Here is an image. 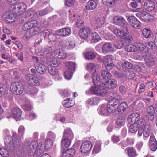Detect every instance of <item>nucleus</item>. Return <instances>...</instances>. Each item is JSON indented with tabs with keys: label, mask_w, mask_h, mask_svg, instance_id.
Segmentation results:
<instances>
[{
	"label": "nucleus",
	"mask_w": 157,
	"mask_h": 157,
	"mask_svg": "<svg viewBox=\"0 0 157 157\" xmlns=\"http://www.w3.org/2000/svg\"><path fill=\"white\" fill-rule=\"evenodd\" d=\"M90 37H91L92 42L94 43L100 40L99 35L96 32L92 33Z\"/></svg>",
	"instance_id": "obj_46"
},
{
	"label": "nucleus",
	"mask_w": 157,
	"mask_h": 157,
	"mask_svg": "<svg viewBox=\"0 0 157 157\" xmlns=\"http://www.w3.org/2000/svg\"><path fill=\"white\" fill-rule=\"evenodd\" d=\"M98 112L100 115L105 116L109 115L106 106L104 105H102L99 107Z\"/></svg>",
	"instance_id": "obj_31"
},
{
	"label": "nucleus",
	"mask_w": 157,
	"mask_h": 157,
	"mask_svg": "<svg viewBox=\"0 0 157 157\" xmlns=\"http://www.w3.org/2000/svg\"><path fill=\"white\" fill-rule=\"evenodd\" d=\"M141 129L143 130V136L145 137H148L150 133V130L151 129L150 125L148 123H146V124L142 127Z\"/></svg>",
	"instance_id": "obj_23"
},
{
	"label": "nucleus",
	"mask_w": 157,
	"mask_h": 157,
	"mask_svg": "<svg viewBox=\"0 0 157 157\" xmlns=\"http://www.w3.org/2000/svg\"><path fill=\"white\" fill-rule=\"evenodd\" d=\"M97 64L95 63H90L86 66V68L88 70L91 72L93 71V72H96V68L97 67Z\"/></svg>",
	"instance_id": "obj_39"
},
{
	"label": "nucleus",
	"mask_w": 157,
	"mask_h": 157,
	"mask_svg": "<svg viewBox=\"0 0 157 157\" xmlns=\"http://www.w3.org/2000/svg\"><path fill=\"white\" fill-rule=\"evenodd\" d=\"M44 144L46 149L48 150L52 147L53 142L51 139L48 138L46 140Z\"/></svg>",
	"instance_id": "obj_51"
},
{
	"label": "nucleus",
	"mask_w": 157,
	"mask_h": 157,
	"mask_svg": "<svg viewBox=\"0 0 157 157\" xmlns=\"http://www.w3.org/2000/svg\"><path fill=\"white\" fill-rule=\"evenodd\" d=\"M140 17L144 21L147 22H152L153 19V17L152 15L145 12L140 13Z\"/></svg>",
	"instance_id": "obj_17"
},
{
	"label": "nucleus",
	"mask_w": 157,
	"mask_h": 157,
	"mask_svg": "<svg viewBox=\"0 0 157 157\" xmlns=\"http://www.w3.org/2000/svg\"><path fill=\"white\" fill-rule=\"evenodd\" d=\"M25 128L22 126H20L18 130V133L19 134V137H22L23 136L24 131Z\"/></svg>",
	"instance_id": "obj_63"
},
{
	"label": "nucleus",
	"mask_w": 157,
	"mask_h": 157,
	"mask_svg": "<svg viewBox=\"0 0 157 157\" xmlns=\"http://www.w3.org/2000/svg\"><path fill=\"white\" fill-rule=\"evenodd\" d=\"M97 6V3L94 0H90L86 4L85 8L88 10H91L95 9Z\"/></svg>",
	"instance_id": "obj_22"
},
{
	"label": "nucleus",
	"mask_w": 157,
	"mask_h": 157,
	"mask_svg": "<svg viewBox=\"0 0 157 157\" xmlns=\"http://www.w3.org/2000/svg\"><path fill=\"white\" fill-rule=\"evenodd\" d=\"M7 138H6L4 141L6 144H8L7 146L8 148L10 150L11 152L13 151L15 149V147H17L19 145V140L17 138H14L12 139V141L10 140L8 142L7 141Z\"/></svg>",
	"instance_id": "obj_5"
},
{
	"label": "nucleus",
	"mask_w": 157,
	"mask_h": 157,
	"mask_svg": "<svg viewBox=\"0 0 157 157\" xmlns=\"http://www.w3.org/2000/svg\"><path fill=\"white\" fill-rule=\"evenodd\" d=\"M140 56L145 60L147 65L151 67L154 64L155 59L153 55L148 53H141Z\"/></svg>",
	"instance_id": "obj_4"
},
{
	"label": "nucleus",
	"mask_w": 157,
	"mask_h": 157,
	"mask_svg": "<svg viewBox=\"0 0 157 157\" xmlns=\"http://www.w3.org/2000/svg\"><path fill=\"white\" fill-rule=\"evenodd\" d=\"M135 76V74L133 71L131 70H128L127 73L126 77L128 79H132Z\"/></svg>",
	"instance_id": "obj_62"
},
{
	"label": "nucleus",
	"mask_w": 157,
	"mask_h": 157,
	"mask_svg": "<svg viewBox=\"0 0 157 157\" xmlns=\"http://www.w3.org/2000/svg\"><path fill=\"white\" fill-rule=\"evenodd\" d=\"M112 55H107L104 58L103 60V63L104 64H106L110 63L112 62Z\"/></svg>",
	"instance_id": "obj_50"
},
{
	"label": "nucleus",
	"mask_w": 157,
	"mask_h": 157,
	"mask_svg": "<svg viewBox=\"0 0 157 157\" xmlns=\"http://www.w3.org/2000/svg\"><path fill=\"white\" fill-rule=\"evenodd\" d=\"M11 92L16 95H20L21 94L24 89V86L20 84L18 82H13L10 86Z\"/></svg>",
	"instance_id": "obj_3"
},
{
	"label": "nucleus",
	"mask_w": 157,
	"mask_h": 157,
	"mask_svg": "<svg viewBox=\"0 0 157 157\" xmlns=\"http://www.w3.org/2000/svg\"><path fill=\"white\" fill-rule=\"evenodd\" d=\"M37 25V21L36 20L31 21L25 24L22 27V29L25 31H27L32 28H36Z\"/></svg>",
	"instance_id": "obj_11"
},
{
	"label": "nucleus",
	"mask_w": 157,
	"mask_h": 157,
	"mask_svg": "<svg viewBox=\"0 0 157 157\" xmlns=\"http://www.w3.org/2000/svg\"><path fill=\"white\" fill-rule=\"evenodd\" d=\"M102 51L105 54H107L113 51V45L108 42L104 44L102 47Z\"/></svg>",
	"instance_id": "obj_19"
},
{
	"label": "nucleus",
	"mask_w": 157,
	"mask_h": 157,
	"mask_svg": "<svg viewBox=\"0 0 157 157\" xmlns=\"http://www.w3.org/2000/svg\"><path fill=\"white\" fill-rule=\"evenodd\" d=\"M105 65L107 70H111L112 71L115 69V65L112 62L106 64H105Z\"/></svg>",
	"instance_id": "obj_60"
},
{
	"label": "nucleus",
	"mask_w": 157,
	"mask_h": 157,
	"mask_svg": "<svg viewBox=\"0 0 157 157\" xmlns=\"http://www.w3.org/2000/svg\"><path fill=\"white\" fill-rule=\"evenodd\" d=\"M127 20L132 27L136 29H139L141 26V23L134 16H130L127 18Z\"/></svg>",
	"instance_id": "obj_7"
},
{
	"label": "nucleus",
	"mask_w": 157,
	"mask_h": 157,
	"mask_svg": "<svg viewBox=\"0 0 157 157\" xmlns=\"http://www.w3.org/2000/svg\"><path fill=\"white\" fill-rule=\"evenodd\" d=\"M127 107L128 105L125 102H124L120 103L117 108L118 114L123 113Z\"/></svg>",
	"instance_id": "obj_26"
},
{
	"label": "nucleus",
	"mask_w": 157,
	"mask_h": 157,
	"mask_svg": "<svg viewBox=\"0 0 157 157\" xmlns=\"http://www.w3.org/2000/svg\"><path fill=\"white\" fill-rule=\"evenodd\" d=\"M27 146L25 147L27 150L30 151V152H33L35 153L36 152L38 143L36 141H32L29 144L27 143Z\"/></svg>",
	"instance_id": "obj_14"
},
{
	"label": "nucleus",
	"mask_w": 157,
	"mask_h": 157,
	"mask_svg": "<svg viewBox=\"0 0 157 157\" xmlns=\"http://www.w3.org/2000/svg\"><path fill=\"white\" fill-rule=\"evenodd\" d=\"M66 66L67 71L74 72L75 71L76 65L75 63L72 62L68 61L66 63Z\"/></svg>",
	"instance_id": "obj_35"
},
{
	"label": "nucleus",
	"mask_w": 157,
	"mask_h": 157,
	"mask_svg": "<svg viewBox=\"0 0 157 157\" xmlns=\"http://www.w3.org/2000/svg\"><path fill=\"white\" fill-rule=\"evenodd\" d=\"M92 78L94 84V86H101L102 84V82L100 81L99 77L98 76L96 72L92 73Z\"/></svg>",
	"instance_id": "obj_21"
},
{
	"label": "nucleus",
	"mask_w": 157,
	"mask_h": 157,
	"mask_svg": "<svg viewBox=\"0 0 157 157\" xmlns=\"http://www.w3.org/2000/svg\"><path fill=\"white\" fill-rule=\"evenodd\" d=\"M49 73L52 75L54 76L56 75L58 73L57 70L52 66H49L48 67Z\"/></svg>",
	"instance_id": "obj_49"
},
{
	"label": "nucleus",
	"mask_w": 157,
	"mask_h": 157,
	"mask_svg": "<svg viewBox=\"0 0 157 157\" xmlns=\"http://www.w3.org/2000/svg\"><path fill=\"white\" fill-rule=\"evenodd\" d=\"M62 103L63 106L66 108H70L73 106L75 104L74 101L69 99L62 101Z\"/></svg>",
	"instance_id": "obj_36"
},
{
	"label": "nucleus",
	"mask_w": 157,
	"mask_h": 157,
	"mask_svg": "<svg viewBox=\"0 0 157 157\" xmlns=\"http://www.w3.org/2000/svg\"><path fill=\"white\" fill-rule=\"evenodd\" d=\"M138 128L136 124H132L129 127V131L131 133H136L138 130Z\"/></svg>",
	"instance_id": "obj_55"
},
{
	"label": "nucleus",
	"mask_w": 157,
	"mask_h": 157,
	"mask_svg": "<svg viewBox=\"0 0 157 157\" xmlns=\"http://www.w3.org/2000/svg\"><path fill=\"white\" fill-rule=\"evenodd\" d=\"M35 68L38 72L40 74L44 73L47 70V67L43 63L36 62L35 63Z\"/></svg>",
	"instance_id": "obj_9"
},
{
	"label": "nucleus",
	"mask_w": 157,
	"mask_h": 157,
	"mask_svg": "<svg viewBox=\"0 0 157 157\" xmlns=\"http://www.w3.org/2000/svg\"><path fill=\"white\" fill-rule=\"evenodd\" d=\"M86 31L85 30L84 28L80 29L79 31V35L82 38L86 39L88 38L87 35L86 34Z\"/></svg>",
	"instance_id": "obj_56"
},
{
	"label": "nucleus",
	"mask_w": 157,
	"mask_h": 157,
	"mask_svg": "<svg viewBox=\"0 0 157 157\" xmlns=\"http://www.w3.org/2000/svg\"><path fill=\"white\" fill-rule=\"evenodd\" d=\"M84 55L85 59L88 60L93 59L96 57L95 54L91 52H86Z\"/></svg>",
	"instance_id": "obj_41"
},
{
	"label": "nucleus",
	"mask_w": 157,
	"mask_h": 157,
	"mask_svg": "<svg viewBox=\"0 0 157 157\" xmlns=\"http://www.w3.org/2000/svg\"><path fill=\"white\" fill-rule=\"evenodd\" d=\"M26 6L25 4L22 2L18 3L15 6L14 9V12L16 15H19L22 13L23 11L26 8Z\"/></svg>",
	"instance_id": "obj_12"
},
{
	"label": "nucleus",
	"mask_w": 157,
	"mask_h": 157,
	"mask_svg": "<svg viewBox=\"0 0 157 157\" xmlns=\"http://www.w3.org/2000/svg\"><path fill=\"white\" fill-rule=\"evenodd\" d=\"M71 31L68 27H65L61 29L56 32L57 34L62 37H65L71 34Z\"/></svg>",
	"instance_id": "obj_10"
},
{
	"label": "nucleus",
	"mask_w": 157,
	"mask_h": 157,
	"mask_svg": "<svg viewBox=\"0 0 157 157\" xmlns=\"http://www.w3.org/2000/svg\"><path fill=\"white\" fill-rule=\"evenodd\" d=\"M27 76L29 78L28 80L34 85L38 86L40 85V80L37 77L31 74H28Z\"/></svg>",
	"instance_id": "obj_20"
},
{
	"label": "nucleus",
	"mask_w": 157,
	"mask_h": 157,
	"mask_svg": "<svg viewBox=\"0 0 157 157\" xmlns=\"http://www.w3.org/2000/svg\"><path fill=\"white\" fill-rule=\"evenodd\" d=\"M92 147L91 142L89 141H86L81 145L80 148V152L83 154L89 153Z\"/></svg>",
	"instance_id": "obj_6"
},
{
	"label": "nucleus",
	"mask_w": 157,
	"mask_h": 157,
	"mask_svg": "<svg viewBox=\"0 0 157 157\" xmlns=\"http://www.w3.org/2000/svg\"><path fill=\"white\" fill-rule=\"evenodd\" d=\"M137 46L138 50H139L140 51L144 53L147 52L148 51V48L145 45L139 43V45L138 44Z\"/></svg>",
	"instance_id": "obj_52"
},
{
	"label": "nucleus",
	"mask_w": 157,
	"mask_h": 157,
	"mask_svg": "<svg viewBox=\"0 0 157 157\" xmlns=\"http://www.w3.org/2000/svg\"><path fill=\"white\" fill-rule=\"evenodd\" d=\"M75 46V44L72 42H71L69 44H63V47L65 49H70L74 48Z\"/></svg>",
	"instance_id": "obj_58"
},
{
	"label": "nucleus",
	"mask_w": 157,
	"mask_h": 157,
	"mask_svg": "<svg viewBox=\"0 0 157 157\" xmlns=\"http://www.w3.org/2000/svg\"><path fill=\"white\" fill-rule=\"evenodd\" d=\"M146 122L144 120L142 119H139L137 122L136 125L138 126V128L139 127L140 128H141L142 127H144V125L146 124Z\"/></svg>",
	"instance_id": "obj_57"
},
{
	"label": "nucleus",
	"mask_w": 157,
	"mask_h": 157,
	"mask_svg": "<svg viewBox=\"0 0 157 157\" xmlns=\"http://www.w3.org/2000/svg\"><path fill=\"white\" fill-rule=\"evenodd\" d=\"M43 34L44 37H47L52 33V31L51 29H46L43 31Z\"/></svg>",
	"instance_id": "obj_64"
},
{
	"label": "nucleus",
	"mask_w": 157,
	"mask_h": 157,
	"mask_svg": "<svg viewBox=\"0 0 157 157\" xmlns=\"http://www.w3.org/2000/svg\"><path fill=\"white\" fill-rule=\"evenodd\" d=\"M119 99V98L118 97L117 98L113 99L112 102L110 103L116 108H117L120 103Z\"/></svg>",
	"instance_id": "obj_61"
},
{
	"label": "nucleus",
	"mask_w": 157,
	"mask_h": 157,
	"mask_svg": "<svg viewBox=\"0 0 157 157\" xmlns=\"http://www.w3.org/2000/svg\"><path fill=\"white\" fill-rule=\"evenodd\" d=\"M24 90L27 94L33 95L36 94L37 91L36 88L33 86L28 82H25L24 85Z\"/></svg>",
	"instance_id": "obj_8"
},
{
	"label": "nucleus",
	"mask_w": 157,
	"mask_h": 157,
	"mask_svg": "<svg viewBox=\"0 0 157 157\" xmlns=\"http://www.w3.org/2000/svg\"><path fill=\"white\" fill-rule=\"evenodd\" d=\"M4 16H5V19L6 21L8 23H11L16 21V15L9 12L5 13Z\"/></svg>",
	"instance_id": "obj_16"
},
{
	"label": "nucleus",
	"mask_w": 157,
	"mask_h": 157,
	"mask_svg": "<svg viewBox=\"0 0 157 157\" xmlns=\"http://www.w3.org/2000/svg\"><path fill=\"white\" fill-rule=\"evenodd\" d=\"M75 153V150L73 148H70L63 153L62 157H70L74 155Z\"/></svg>",
	"instance_id": "obj_34"
},
{
	"label": "nucleus",
	"mask_w": 157,
	"mask_h": 157,
	"mask_svg": "<svg viewBox=\"0 0 157 157\" xmlns=\"http://www.w3.org/2000/svg\"><path fill=\"white\" fill-rule=\"evenodd\" d=\"M105 21V19L103 17H97L96 22L98 26L99 27L102 26V25L104 23Z\"/></svg>",
	"instance_id": "obj_54"
},
{
	"label": "nucleus",
	"mask_w": 157,
	"mask_h": 157,
	"mask_svg": "<svg viewBox=\"0 0 157 157\" xmlns=\"http://www.w3.org/2000/svg\"><path fill=\"white\" fill-rule=\"evenodd\" d=\"M73 136V133L71 130L70 128H68L64 131L63 134V137H68Z\"/></svg>",
	"instance_id": "obj_48"
},
{
	"label": "nucleus",
	"mask_w": 157,
	"mask_h": 157,
	"mask_svg": "<svg viewBox=\"0 0 157 157\" xmlns=\"http://www.w3.org/2000/svg\"><path fill=\"white\" fill-rule=\"evenodd\" d=\"M125 118L122 116H121L118 118L116 123L118 126H123L125 124Z\"/></svg>",
	"instance_id": "obj_47"
},
{
	"label": "nucleus",
	"mask_w": 157,
	"mask_h": 157,
	"mask_svg": "<svg viewBox=\"0 0 157 157\" xmlns=\"http://www.w3.org/2000/svg\"><path fill=\"white\" fill-rule=\"evenodd\" d=\"M144 7L147 11L151 12L154 10L155 7V3L151 0H148L144 2Z\"/></svg>",
	"instance_id": "obj_15"
},
{
	"label": "nucleus",
	"mask_w": 157,
	"mask_h": 157,
	"mask_svg": "<svg viewBox=\"0 0 157 157\" xmlns=\"http://www.w3.org/2000/svg\"><path fill=\"white\" fill-rule=\"evenodd\" d=\"M48 12V10L45 8L36 12L34 15L37 17H41L46 15Z\"/></svg>",
	"instance_id": "obj_40"
},
{
	"label": "nucleus",
	"mask_w": 157,
	"mask_h": 157,
	"mask_svg": "<svg viewBox=\"0 0 157 157\" xmlns=\"http://www.w3.org/2000/svg\"><path fill=\"white\" fill-rule=\"evenodd\" d=\"M125 49L128 52H133L138 50L137 46L133 45H129L126 46Z\"/></svg>",
	"instance_id": "obj_44"
},
{
	"label": "nucleus",
	"mask_w": 157,
	"mask_h": 157,
	"mask_svg": "<svg viewBox=\"0 0 157 157\" xmlns=\"http://www.w3.org/2000/svg\"><path fill=\"white\" fill-rule=\"evenodd\" d=\"M12 113L13 117L19 118L21 116L22 111L19 108H15L12 110Z\"/></svg>",
	"instance_id": "obj_37"
},
{
	"label": "nucleus",
	"mask_w": 157,
	"mask_h": 157,
	"mask_svg": "<svg viewBox=\"0 0 157 157\" xmlns=\"http://www.w3.org/2000/svg\"><path fill=\"white\" fill-rule=\"evenodd\" d=\"M140 118V115L138 113H133L128 116V121L129 123H132V124H136Z\"/></svg>",
	"instance_id": "obj_13"
},
{
	"label": "nucleus",
	"mask_w": 157,
	"mask_h": 157,
	"mask_svg": "<svg viewBox=\"0 0 157 157\" xmlns=\"http://www.w3.org/2000/svg\"><path fill=\"white\" fill-rule=\"evenodd\" d=\"M0 155L2 156L7 157L9 156V154L6 148L2 147L0 149Z\"/></svg>",
	"instance_id": "obj_53"
},
{
	"label": "nucleus",
	"mask_w": 157,
	"mask_h": 157,
	"mask_svg": "<svg viewBox=\"0 0 157 157\" xmlns=\"http://www.w3.org/2000/svg\"><path fill=\"white\" fill-rule=\"evenodd\" d=\"M108 115L109 114H117V108L113 105L110 103H109L106 106Z\"/></svg>",
	"instance_id": "obj_30"
},
{
	"label": "nucleus",
	"mask_w": 157,
	"mask_h": 157,
	"mask_svg": "<svg viewBox=\"0 0 157 157\" xmlns=\"http://www.w3.org/2000/svg\"><path fill=\"white\" fill-rule=\"evenodd\" d=\"M52 55L56 57L61 59H64L67 58V55L63 52H61L60 50H57L53 51Z\"/></svg>",
	"instance_id": "obj_24"
},
{
	"label": "nucleus",
	"mask_w": 157,
	"mask_h": 157,
	"mask_svg": "<svg viewBox=\"0 0 157 157\" xmlns=\"http://www.w3.org/2000/svg\"><path fill=\"white\" fill-rule=\"evenodd\" d=\"M147 112L148 113V119L151 121H152L154 118V113L155 112L152 106H150L147 108Z\"/></svg>",
	"instance_id": "obj_32"
},
{
	"label": "nucleus",
	"mask_w": 157,
	"mask_h": 157,
	"mask_svg": "<svg viewBox=\"0 0 157 157\" xmlns=\"http://www.w3.org/2000/svg\"><path fill=\"white\" fill-rule=\"evenodd\" d=\"M107 93V90L101 85L99 86H92L88 92L86 93L87 94L90 93L93 94L97 96H103L106 95Z\"/></svg>",
	"instance_id": "obj_2"
},
{
	"label": "nucleus",
	"mask_w": 157,
	"mask_h": 157,
	"mask_svg": "<svg viewBox=\"0 0 157 157\" xmlns=\"http://www.w3.org/2000/svg\"><path fill=\"white\" fill-rule=\"evenodd\" d=\"M52 50V48L50 46H46L43 48L39 49V52L41 53L40 55H44L51 52Z\"/></svg>",
	"instance_id": "obj_29"
},
{
	"label": "nucleus",
	"mask_w": 157,
	"mask_h": 157,
	"mask_svg": "<svg viewBox=\"0 0 157 157\" xmlns=\"http://www.w3.org/2000/svg\"><path fill=\"white\" fill-rule=\"evenodd\" d=\"M149 146L151 150L155 151L157 149V142L155 138H150Z\"/></svg>",
	"instance_id": "obj_25"
},
{
	"label": "nucleus",
	"mask_w": 157,
	"mask_h": 157,
	"mask_svg": "<svg viewBox=\"0 0 157 157\" xmlns=\"http://www.w3.org/2000/svg\"><path fill=\"white\" fill-rule=\"evenodd\" d=\"M142 33L143 36L146 38H150L153 35V33L151 30L147 28L143 29Z\"/></svg>",
	"instance_id": "obj_28"
},
{
	"label": "nucleus",
	"mask_w": 157,
	"mask_h": 157,
	"mask_svg": "<svg viewBox=\"0 0 157 157\" xmlns=\"http://www.w3.org/2000/svg\"><path fill=\"white\" fill-rule=\"evenodd\" d=\"M105 85L107 88L113 89L117 86V81L114 79H110L105 82Z\"/></svg>",
	"instance_id": "obj_18"
},
{
	"label": "nucleus",
	"mask_w": 157,
	"mask_h": 157,
	"mask_svg": "<svg viewBox=\"0 0 157 157\" xmlns=\"http://www.w3.org/2000/svg\"><path fill=\"white\" fill-rule=\"evenodd\" d=\"M125 150L127 151L128 155L130 157H135L137 155L136 150L133 147L127 148Z\"/></svg>",
	"instance_id": "obj_33"
},
{
	"label": "nucleus",
	"mask_w": 157,
	"mask_h": 157,
	"mask_svg": "<svg viewBox=\"0 0 157 157\" xmlns=\"http://www.w3.org/2000/svg\"><path fill=\"white\" fill-rule=\"evenodd\" d=\"M46 150L43 143L40 142L38 144L36 150V152H37V154H38V153H42L45 151Z\"/></svg>",
	"instance_id": "obj_42"
},
{
	"label": "nucleus",
	"mask_w": 157,
	"mask_h": 157,
	"mask_svg": "<svg viewBox=\"0 0 157 157\" xmlns=\"http://www.w3.org/2000/svg\"><path fill=\"white\" fill-rule=\"evenodd\" d=\"M113 21L115 24L117 25L121 24L123 28L121 29L115 28L113 30V33L115 35L120 38L125 39L128 42L132 41L133 40L132 37L128 35V24L125 22V19L121 16H117L114 17Z\"/></svg>",
	"instance_id": "obj_1"
},
{
	"label": "nucleus",
	"mask_w": 157,
	"mask_h": 157,
	"mask_svg": "<svg viewBox=\"0 0 157 157\" xmlns=\"http://www.w3.org/2000/svg\"><path fill=\"white\" fill-rule=\"evenodd\" d=\"M100 99L97 97L91 98L88 99L87 103L91 105H96L98 103Z\"/></svg>",
	"instance_id": "obj_38"
},
{
	"label": "nucleus",
	"mask_w": 157,
	"mask_h": 157,
	"mask_svg": "<svg viewBox=\"0 0 157 157\" xmlns=\"http://www.w3.org/2000/svg\"><path fill=\"white\" fill-rule=\"evenodd\" d=\"M71 140L69 138H63L61 141L62 148L65 149L69 147L71 145Z\"/></svg>",
	"instance_id": "obj_27"
},
{
	"label": "nucleus",
	"mask_w": 157,
	"mask_h": 157,
	"mask_svg": "<svg viewBox=\"0 0 157 157\" xmlns=\"http://www.w3.org/2000/svg\"><path fill=\"white\" fill-rule=\"evenodd\" d=\"M101 143H96L93 150L92 154H95L99 153L101 150Z\"/></svg>",
	"instance_id": "obj_45"
},
{
	"label": "nucleus",
	"mask_w": 157,
	"mask_h": 157,
	"mask_svg": "<svg viewBox=\"0 0 157 157\" xmlns=\"http://www.w3.org/2000/svg\"><path fill=\"white\" fill-rule=\"evenodd\" d=\"M101 73L104 79L106 80L111 77V74L106 70H102L101 71Z\"/></svg>",
	"instance_id": "obj_43"
},
{
	"label": "nucleus",
	"mask_w": 157,
	"mask_h": 157,
	"mask_svg": "<svg viewBox=\"0 0 157 157\" xmlns=\"http://www.w3.org/2000/svg\"><path fill=\"white\" fill-rule=\"evenodd\" d=\"M73 73L70 71L66 70L64 72L65 78L68 80L70 79L71 78Z\"/></svg>",
	"instance_id": "obj_59"
}]
</instances>
